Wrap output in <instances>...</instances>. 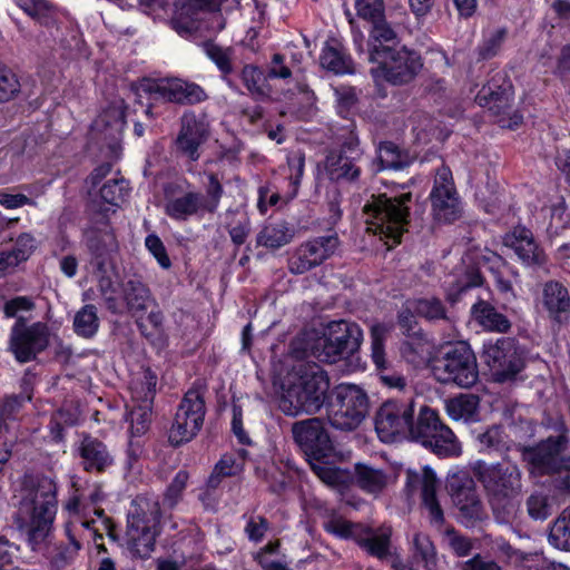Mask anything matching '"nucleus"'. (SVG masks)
<instances>
[{
	"mask_svg": "<svg viewBox=\"0 0 570 570\" xmlns=\"http://www.w3.org/2000/svg\"><path fill=\"white\" fill-rule=\"evenodd\" d=\"M413 397L389 399L374 414V428L384 443L411 440L440 458L459 456L461 444L452 430L442 423L435 410L422 405L415 412Z\"/></svg>",
	"mask_w": 570,
	"mask_h": 570,
	"instance_id": "1",
	"label": "nucleus"
},
{
	"mask_svg": "<svg viewBox=\"0 0 570 570\" xmlns=\"http://www.w3.org/2000/svg\"><path fill=\"white\" fill-rule=\"evenodd\" d=\"M330 379L315 362H299L293 366L288 387L279 407L289 416L316 414L328 397Z\"/></svg>",
	"mask_w": 570,
	"mask_h": 570,
	"instance_id": "2",
	"label": "nucleus"
},
{
	"mask_svg": "<svg viewBox=\"0 0 570 570\" xmlns=\"http://www.w3.org/2000/svg\"><path fill=\"white\" fill-rule=\"evenodd\" d=\"M58 508L57 484L48 476H27L22 482L19 514L28 527L29 541L42 542L50 532Z\"/></svg>",
	"mask_w": 570,
	"mask_h": 570,
	"instance_id": "3",
	"label": "nucleus"
},
{
	"mask_svg": "<svg viewBox=\"0 0 570 570\" xmlns=\"http://www.w3.org/2000/svg\"><path fill=\"white\" fill-rule=\"evenodd\" d=\"M472 472L482 484L498 522L509 523L514 517L513 499L521 491V471L511 463H487L478 460Z\"/></svg>",
	"mask_w": 570,
	"mask_h": 570,
	"instance_id": "4",
	"label": "nucleus"
},
{
	"mask_svg": "<svg viewBox=\"0 0 570 570\" xmlns=\"http://www.w3.org/2000/svg\"><path fill=\"white\" fill-rule=\"evenodd\" d=\"M412 193L372 195L364 205L367 230L380 236L389 249L401 243L410 223Z\"/></svg>",
	"mask_w": 570,
	"mask_h": 570,
	"instance_id": "5",
	"label": "nucleus"
},
{
	"mask_svg": "<svg viewBox=\"0 0 570 570\" xmlns=\"http://www.w3.org/2000/svg\"><path fill=\"white\" fill-rule=\"evenodd\" d=\"M160 505L158 501L139 498L128 513L125 543L134 557L149 558L160 533Z\"/></svg>",
	"mask_w": 570,
	"mask_h": 570,
	"instance_id": "6",
	"label": "nucleus"
},
{
	"mask_svg": "<svg viewBox=\"0 0 570 570\" xmlns=\"http://www.w3.org/2000/svg\"><path fill=\"white\" fill-rule=\"evenodd\" d=\"M363 342V331L355 322L345 320L330 322L324 334L316 337L311 353L317 361L337 363L354 355Z\"/></svg>",
	"mask_w": 570,
	"mask_h": 570,
	"instance_id": "7",
	"label": "nucleus"
},
{
	"mask_svg": "<svg viewBox=\"0 0 570 570\" xmlns=\"http://www.w3.org/2000/svg\"><path fill=\"white\" fill-rule=\"evenodd\" d=\"M368 396L354 384H340L332 391L327 405L330 424L341 431L355 430L368 414Z\"/></svg>",
	"mask_w": 570,
	"mask_h": 570,
	"instance_id": "8",
	"label": "nucleus"
},
{
	"mask_svg": "<svg viewBox=\"0 0 570 570\" xmlns=\"http://www.w3.org/2000/svg\"><path fill=\"white\" fill-rule=\"evenodd\" d=\"M556 435H549L534 445L519 448L529 472L534 475H553L570 450V438L564 423L557 424Z\"/></svg>",
	"mask_w": 570,
	"mask_h": 570,
	"instance_id": "9",
	"label": "nucleus"
},
{
	"mask_svg": "<svg viewBox=\"0 0 570 570\" xmlns=\"http://www.w3.org/2000/svg\"><path fill=\"white\" fill-rule=\"evenodd\" d=\"M432 372L439 382L462 389L473 386L479 380L476 357L465 342L450 345L442 356L435 360Z\"/></svg>",
	"mask_w": 570,
	"mask_h": 570,
	"instance_id": "10",
	"label": "nucleus"
},
{
	"mask_svg": "<svg viewBox=\"0 0 570 570\" xmlns=\"http://www.w3.org/2000/svg\"><path fill=\"white\" fill-rule=\"evenodd\" d=\"M136 95L155 102H174L179 105H194L207 99L205 90L194 82L178 78L149 79L145 78L136 86Z\"/></svg>",
	"mask_w": 570,
	"mask_h": 570,
	"instance_id": "11",
	"label": "nucleus"
},
{
	"mask_svg": "<svg viewBox=\"0 0 570 570\" xmlns=\"http://www.w3.org/2000/svg\"><path fill=\"white\" fill-rule=\"evenodd\" d=\"M482 357L497 383L514 381L525 365L523 352L511 337H501L495 343L485 344Z\"/></svg>",
	"mask_w": 570,
	"mask_h": 570,
	"instance_id": "12",
	"label": "nucleus"
},
{
	"mask_svg": "<svg viewBox=\"0 0 570 570\" xmlns=\"http://www.w3.org/2000/svg\"><path fill=\"white\" fill-rule=\"evenodd\" d=\"M370 61H379L383 78L394 86L407 83L414 79L422 62L420 56L406 48L382 47L370 55Z\"/></svg>",
	"mask_w": 570,
	"mask_h": 570,
	"instance_id": "13",
	"label": "nucleus"
},
{
	"mask_svg": "<svg viewBox=\"0 0 570 570\" xmlns=\"http://www.w3.org/2000/svg\"><path fill=\"white\" fill-rule=\"evenodd\" d=\"M205 414L206 406L203 394L198 390L187 391L177 407L169 430V443L179 446L191 441L200 431Z\"/></svg>",
	"mask_w": 570,
	"mask_h": 570,
	"instance_id": "14",
	"label": "nucleus"
},
{
	"mask_svg": "<svg viewBox=\"0 0 570 570\" xmlns=\"http://www.w3.org/2000/svg\"><path fill=\"white\" fill-rule=\"evenodd\" d=\"M49 327L36 322L27 325L24 317H19L11 327L9 351L19 363L35 361L49 345Z\"/></svg>",
	"mask_w": 570,
	"mask_h": 570,
	"instance_id": "15",
	"label": "nucleus"
},
{
	"mask_svg": "<svg viewBox=\"0 0 570 570\" xmlns=\"http://www.w3.org/2000/svg\"><path fill=\"white\" fill-rule=\"evenodd\" d=\"M363 155L358 137L350 131L343 137L338 149L331 150L326 156L325 169L333 181H354L360 177L357 163Z\"/></svg>",
	"mask_w": 570,
	"mask_h": 570,
	"instance_id": "16",
	"label": "nucleus"
},
{
	"mask_svg": "<svg viewBox=\"0 0 570 570\" xmlns=\"http://www.w3.org/2000/svg\"><path fill=\"white\" fill-rule=\"evenodd\" d=\"M448 490L465 525L483 518L484 509L476 484L468 472L459 471L451 474L448 479Z\"/></svg>",
	"mask_w": 570,
	"mask_h": 570,
	"instance_id": "17",
	"label": "nucleus"
},
{
	"mask_svg": "<svg viewBox=\"0 0 570 570\" xmlns=\"http://www.w3.org/2000/svg\"><path fill=\"white\" fill-rule=\"evenodd\" d=\"M295 442L308 459L327 460L334 452V445L324 423L318 417L295 422L292 426Z\"/></svg>",
	"mask_w": 570,
	"mask_h": 570,
	"instance_id": "18",
	"label": "nucleus"
},
{
	"mask_svg": "<svg viewBox=\"0 0 570 570\" xmlns=\"http://www.w3.org/2000/svg\"><path fill=\"white\" fill-rule=\"evenodd\" d=\"M430 198L434 217L438 220L452 223L461 217V202L449 167L441 166L436 170Z\"/></svg>",
	"mask_w": 570,
	"mask_h": 570,
	"instance_id": "19",
	"label": "nucleus"
},
{
	"mask_svg": "<svg viewBox=\"0 0 570 570\" xmlns=\"http://www.w3.org/2000/svg\"><path fill=\"white\" fill-rule=\"evenodd\" d=\"M340 245L336 234L318 236L301 244L288 259L291 273L304 274L330 258Z\"/></svg>",
	"mask_w": 570,
	"mask_h": 570,
	"instance_id": "20",
	"label": "nucleus"
},
{
	"mask_svg": "<svg viewBox=\"0 0 570 570\" xmlns=\"http://www.w3.org/2000/svg\"><path fill=\"white\" fill-rule=\"evenodd\" d=\"M438 479L430 466H423L419 471L409 470L406 472V491L413 494L420 491L422 505L428 511L429 521L434 527H441L444 523L443 509L436 497Z\"/></svg>",
	"mask_w": 570,
	"mask_h": 570,
	"instance_id": "21",
	"label": "nucleus"
},
{
	"mask_svg": "<svg viewBox=\"0 0 570 570\" xmlns=\"http://www.w3.org/2000/svg\"><path fill=\"white\" fill-rule=\"evenodd\" d=\"M111 174L112 165L105 163L90 173L86 184L89 187V193L101 184L99 196L102 202L112 206H120L128 197L129 184L118 171L110 176Z\"/></svg>",
	"mask_w": 570,
	"mask_h": 570,
	"instance_id": "22",
	"label": "nucleus"
},
{
	"mask_svg": "<svg viewBox=\"0 0 570 570\" xmlns=\"http://www.w3.org/2000/svg\"><path fill=\"white\" fill-rule=\"evenodd\" d=\"M513 86L504 72H497L475 97V101L494 115L509 116L512 109Z\"/></svg>",
	"mask_w": 570,
	"mask_h": 570,
	"instance_id": "23",
	"label": "nucleus"
},
{
	"mask_svg": "<svg viewBox=\"0 0 570 570\" xmlns=\"http://www.w3.org/2000/svg\"><path fill=\"white\" fill-rule=\"evenodd\" d=\"M503 243L513 249L520 261L530 267H541L547 263V256L542 248L534 240L531 230L524 227H517L508 233Z\"/></svg>",
	"mask_w": 570,
	"mask_h": 570,
	"instance_id": "24",
	"label": "nucleus"
},
{
	"mask_svg": "<svg viewBox=\"0 0 570 570\" xmlns=\"http://www.w3.org/2000/svg\"><path fill=\"white\" fill-rule=\"evenodd\" d=\"M542 305L550 320L563 324L570 320V295L559 282L550 281L542 289Z\"/></svg>",
	"mask_w": 570,
	"mask_h": 570,
	"instance_id": "25",
	"label": "nucleus"
},
{
	"mask_svg": "<svg viewBox=\"0 0 570 570\" xmlns=\"http://www.w3.org/2000/svg\"><path fill=\"white\" fill-rule=\"evenodd\" d=\"M81 464L86 471L101 472L112 464L107 446L98 439L85 436L78 446Z\"/></svg>",
	"mask_w": 570,
	"mask_h": 570,
	"instance_id": "26",
	"label": "nucleus"
},
{
	"mask_svg": "<svg viewBox=\"0 0 570 570\" xmlns=\"http://www.w3.org/2000/svg\"><path fill=\"white\" fill-rule=\"evenodd\" d=\"M121 293L126 308L132 316L145 313L155 303L148 286L137 277L124 282Z\"/></svg>",
	"mask_w": 570,
	"mask_h": 570,
	"instance_id": "27",
	"label": "nucleus"
},
{
	"mask_svg": "<svg viewBox=\"0 0 570 570\" xmlns=\"http://www.w3.org/2000/svg\"><path fill=\"white\" fill-rule=\"evenodd\" d=\"M206 140V129L203 122L194 117H184L180 132L176 139L177 148L195 160L198 158V147Z\"/></svg>",
	"mask_w": 570,
	"mask_h": 570,
	"instance_id": "28",
	"label": "nucleus"
},
{
	"mask_svg": "<svg viewBox=\"0 0 570 570\" xmlns=\"http://www.w3.org/2000/svg\"><path fill=\"white\" fill-rule=\"evenodd\" d=\"M474 440L479 452L489 455H504L509 452L512 443L503 426L497 424L488 426L483 431L475 432Z\"/></svg>",
	"mask_w": 570,
	"mask_h": 570,
	"instance_id": "29",
	"label": "nucleus"
},
{
	"mask_svg": "<svg viewBox=\"0 0 570 570\" xmlns=\"http://www.w3.org/2000/svg\"><path fill=\"white\" fill-rule=\"evenodd\" d=\"M471 314L480 326L490 332L508 333L511 328V322L505 315L499 313L497 308L487 301H478L471 307Z\"/></svg>",
	"mask_w": 570,
	"mask_h": 570,
	"instance_id": "30",
	"label": "nucleus"
},
{
	"mask_svg": "<svg viewBox=\"0 0 570 570\" xmlns=\"http://www.w3.org/2000/svg\"><path fill=\"white\" fill-rule=\"evenodd\" d=\"M321 66L335 75L354 72V63L336 40L327 41L320 57Z\"/></svg>",
	"mask_w": 570,
	"mask_h": 570,
	"instance_id": "31",
	"label": "nucleus"
},
{
	"mask_svg": "<svg viewBox=\"0 0 570 570\" xmlns=\"http://www.w3.org/2000/svg\"><path fill=\"white\" fill-rule=\"evenodd\" d=\"M205 209L204 196L199 193H187L180 197L169 199L165 205L166 214L176 220H186Z\"/></svg>",
	"mask_w": 570,
	"mask_h": 570,
	"instance_id": "32",
	"label": "nucleus"
},
{
	"mask_svg": "<svg viewBox=\"0 0 570 570\" xmlns=\"http://www.w3.org/2000/svg\"><path fill=\"white\" fill-rule=\"evenodd\" d=\"M65 531L68 541L55 547L49 560L50 570H62L71 564L81 549V544L71 529V523L66 524Z\"/></svg>",
	"mask_w": 570,
	"mask_h": 570,
	"instance_id": "33",
	"label": "nucleus"
},
{
	"mask_svg": "<svg viewBox=\"0 0 570 570\" xmlns=\"http://www.w3.org/2000/svg\"><path fill=\"white\" fill-rule=\"evenodd\" d=\"M389 482V475L382 469L367 464H355V483L363 491L377 494L382 492Z\"/></svg>",
	"mask_w": 570,
	"mask_h": 570,
	"instance_id": "34",
	"label": "nucleus"
},
{
	"mask_svg": "<svg viewBox=\"0 0 570 570\" xmlns=\"http://www.w3.org/2000/svg\"><path fill=\"white\" fill-rule=\"evenodd\" d=\"M480 399L474 394H460L446 401L445 410L455 421H474L478 416Z\"/></svg>",
	"mask_w": 570,
	"mask_h": 570,
	"instance_id": "35",
	"label": "nucleus"
},
{
	"mask_svg": "<svg viewBox=\"0 0 570 570\" xmlns=\"http://www.w3.org/2000/svg\"><path fill=\"white\" fill-rule=\"evenodd\" d=\"M548 541L553 548L570 552V505L551 523Z\"/></svg>",
	"mask_w": 570,
	"mask_h": 570,
	"instance_id": "36",
	"label": "nucleus"
},
{
	"mask_svg": "<svg viewBox=\"0 0 570 570\" xmlns=\"http://www.w3.org/2000/svg\"><path fill=\"white\" fill-rule=\"evenodd\" d=\"M379 161L381 169L400 170L411 164V157L394 142L383 141L379 146Z\"/></svg>",
	"mask_w": 570,
	"mask_h": 570,
	"instance_id": "37",
	"label": "nucleus"
},
{
	"mask_svg": "<svg viewBox=\"0 0 570 570\" xmlns=\"http://www.w3.org/2000/svg\"><path fill=\"white\" fill-rule=\"evenodd\" d=\"M413 559L423 563L426 570H434L438 562L436 549L426 533L416 532L412 540Z\"/></svg>",
	"mask_w": 570,
	"mask_h": 570,
	"instance_id": "38",
	"label": "nucleus"
},
{
	"mask_svg": "<svg viewBox=\"0 0 570 570\" xmlns=\"http://www.w3.org/2000/svg\"><path fill=\"white\" fill-rule=\"evenodd\" d=\"M294 236L287 223H277L266 226L257 236V244L271 248H278L288 244Z\"/></svg>",
	"mask_w": 570,
	"mask_h": 570,
	"instance_id": "39",
	"label": "nucleus"
},
{
	"mask_svg": "<svg viewBox=\"0 0 570 570\" xmlns=\"http://www.w3.org/2000/svg\"><path fill=\"white\" fill-rule=\"evenodd\" d=\"M99 327L97 308L92 304L85 305L79 309L73 318L75 332L86 338L92 337Z\"/></svg>",
	"mask_w": 570,
	"mask_h": 570,
	"instance_id": "40",
	"label": "nucleus"
},
{
	"mask_svg": "<svg viewBox=\"0 0 570 570\" xmlns=\"http://www.w3.org/2000/svg\"><path fill=\"white\" fill-rule=\"evenodd\" d=\"M357 543L371 556L384 559L390 554L391 530L385 529L380 533L370 531V535L358 539Z\"/></svg>",
	"mask_w": 570,
	"mask_h": 570,
	"instance_id": "41",
	"label": "nucleus"
},
{
	"mask_svg": "<svg viewBox=\"0 0 570 570\" xmlns=\"http://www.w3.org/2000/svg\"><path fill=\"white\" fill-rule=\"evenodd\" d=\"M157 385V375L150 368H145L141 376L132 382L131 396L134 402L153 404Z\"/></svg>",
	"mask_w": 570,
	"mask_h": 570,
	"instance_id": "42",
	"label": "nucleus"
},
{
	"mask_svg": "<svg viewBox=\"0 0 570 570\" xmlns=\"http://www.w3.org/2000/svg\"><path fill=\"white\" fill-rule=\"evenodd\" d=\"M443 542L451 553L458 558L471 556L475 546V539L462 534L453 527H450L444 531Z\"/></svg>",
	"mask_w": 570,
	"mask_h": 570,
	"instance_id": "43",
	"label": "nucleus"
},
{
	"mask_svg": "<svg viewBox=\"0 0 570 570\" xmlns=\"http://www.w3.org/2000/svg\"><path fill=\"white\" fill-rule=\"evenodd\" d=\"M129 410L127 420L130 423L131 436H140L145 434L151 421V403L134 402Z\"/></svg>",
	"mask_w": 570,
	"mask_h": 570,
	"instance_id": "44",
	"label": "nucleus"
},
{
	"mask_svg": "<svg viewBox=\"0 0 570 570\" xmlns=\"http://www.w3.org/2000/svg\"><path fill=\"white\" fill-rule=\"evenodd\" d=\"M21 94V83L18 75L0 61V104L16 100Z\"/></svg>",
	"mask_w": 570,
	"mask_h": 570,
	"instance_id": "45",
	"label": "nucleus"
},
{
	"mask_svg": "<svg viewBox=\"0 0 570 570\" xmlns=\"http://www.w3.org/2000/svg\"><path fill=\"white\" fill-rule=\"evenodd\" d=\"M247 461L246 449H239L222 455L219 461L215 464L218 472H222L226 478L235 476L244 472Z\"/></svg>",
	"mask_w": 570,
	"mask_h": 570,
	"instance_id": "46",
	"label": "nucleus"
},
{
	"mask_svg": "<svg viewBox=\"0 0 570 570\" xmlns=\"http://www.w3.org/2000/svg\"><path fill=\"white\" fill-rule=\"evenodd\" d=\"M315 474L327 485L340 487L348 481V473L345 470L328 464L326 460L311 462Z\"/></svg>",
	"mask_w": 570,
	"mask_h": 570,
	"instance_id": "47",
	"label": "nucleus"
},
{
	"mask_svg": "<svg viewBox=\"0 0 570 570\" xmlns=\"http://www.w3.org/2000/svg\"><path fill=\"white\" fill-rule=\"evenodd\" d=\"M417 316L430 322L446 320V308L441 299L436 297L412 299Z\"/></svg>",
	"mask_w": 570,
	"mask_h": 570,
	"instance_id": "48",
	"label": "nucleus"
},
{
	"mask_svg": "<svg viewBox=\"0 0 570 570\" xmlns=\"http://www.w3.org/2000/svg\"><path fill=\"white\" fill-rule=\"evenodd\" d=\"M122 101L106 109L96 121L98 128L110 129L112 135H119L126 126Z\"/></svg>",
	"mask_w": 570,
	"mask_h": 570,
	"instance_id": "49",
	"label": "nucleus"
},
{
	"mask_svg": "<svg viewBox=\"0 0 570 570\" xmlns=\"http://www.w3.org/2000/svg\"><path fill=\"white\" fill-rule=\"evenodd\" d=\"M397 325L407 337H416L421 334V327L416 321V313L412 301H407L399 311Z\"/></svg>",
	"mask_w": 570,
	"mask_h": 570,
	"instance_id": "50",
	"label": "nucleus"
},
{
	"mask_svg": "<svg viewBox=\"0 0 570 570\" xmlns=\"http://www.w3.org/2000/svg\"><path fill=\"white\" fill-rule=\"evenodd\" d=\"M528 514L533 520L543 521L552 513L549 497L542 492L532 493L525 502Z\"/></svg>",
	"mask_w": 570,
	"mask_h": 570,
	"instance_id": "51",
	"label": "nucleus"
},
{
	"mask_svg": "<svg viewBox=\"0 0 570 570\" xmlns=\"http://www.w3.org/2000/svg\"><path fill=\"white\" fill-rule=\"evenodd\" d=\"M387 332L389 327L382 323H376L371 327L372 358L377 367L385 365L384 341Z\"/></svg>",
	"mask_w": 570,
	"mask_h": 570,
	"instance_id": "52",
	"label": "nucleus"
},
{
	"mask_svg": "<svg viewBox=\"0 0 570 570\" xmlns=\"http://www.w3.org/2000/svg\"><path fill=\"white\" fill-rule=\"evenodd\" d=\"M287 163L291 169V186L293 187L292 193L288 195V197L285 200V204L291 202L298 191V187L304 174V167H305V154L301 150L295 151L287 157Z\"/></svg>",
	"mask_w": 570,
	"mask_h": 570,
	"instance_id": "53",
	"label": "nucleus"
},
{
	"mask_svg": "<svg viewBox=\"0 0 570 570\" xmlns=\"http://www.w3.org/2000/svg\"><path fill=\"white\" fill-rule=\"evenodd\" d=\"M98 289L105 302V305L112 314H121L122 308L119 299L116 296V288L112 279L109 276H100L98 279Z\"/></svg>",
	"mask_w": 570,
	"mask_h": 570,
	"instance_id": "54",
	"label": "nucleus"
},
{
	"mask_svg": "<svg viewBox=\"0 0 570 570\" xmlns=\"http://www.w3.org/2000/svg\"><path fill=\"white\" fill-rule=\"evenodd\" d=\"M505 38L503 29L491 32L478 47L476 52L480 60H488L498 55Z\"/></svg>",
	"mask_w": 570,
	"mask_h": 570,
	"instance_id": "55",
	"label": "nucleus"
},
{
	"mask_svg": "<svg viewBox=\"0 0 570 570\" xmlns=\"http://www.w3.org/2000/svg\"><path fill=\"white\" fill-rule=\"evenodd\" d=\"M189 474L185 470H180L176 473L175 478L167 487L164 495V502L170 508L175 507L181 498L183 491L185 490Z\"/></svg>",
	"mask_w": 570,
	"mask_h": 570,
	"instance_id": "56",
	"label": "nucleus"
},
{
	"mask_svg": "<svg viewBox=\"0 0 570 570\" xmlns=\"http://www.w3.org/2000/svg\"><path fill=\"white\" fill-rule=\"evenodd\" d=\"M355 8L358 17L371 22L379 21L384 17L383 0H356Z\"/></svg>",
	"mask_w": 570,
	"mask_h": 570,
	"instance_id": "57",
	"label": "nucleus"
},
{
	"mask_svg": "<svg viewBox=\"0 0 570 570\" xmlns=\"http://www.w3.org/2000/svg\"><path fill=\"white\" fill-rule=\"evenodd\" d=\"M35 306V302L31 297L16 296L4 303L3 314L7 318L16 317L18 320L21 317L20 313L32 311Z\"/></svg>",
	"mask_w": 570,
	"mask_h": 570,
	"instance_id": "58",
	"label": "nucleus"
},
{
	"mask_svg": "<svg viewBox=\"0 0 570 570\" xmlns=\"http://www.w3.org/2000/svg\"><path fill=\"white\" fill-rule=\"evenodd\" d=\"M204 49L209 59L215 62L222 72H230L232 66L229 49H223L213 42H206L204 45Z\"/></svg>",
	"mask_w": 570,
	"mask_h": 570,
	"instance_id": "59",
	"label": "nucleus"
},
{
	"mask_svg": "<svg viewBox=\"0 0 570 570\" xmlns=\"http://www.w3.org/2000/svg\"><path fill=\"white\" fill-rule=\"evenodd\" d=\"M232 432L237 439L239 444L246 445L249 444V439L244 429V407L242 404L237 402H233L232 405V421H230Z\"/></svg>",
	"mask_w": 570,
	"mask_h": 570,
	"instance_id": "60",
	"label": "nucleus"
},
{
	"mask_svg": "<svg viewBox=\"0 0 570 570\" xmlns=\"http://www.w3.org/2000/svg\"><path fill=\"white\" fill-rule=\"evenodd\" d=\"M37 248V240L30 233H21L10 249L20 262H26Z\"/></svg>",
	"mask_w": 570,
	"mask_h": 570,
	"instance_id": "61",
	"label": "nucleus"
},
{
	"mask_svg": "<svg viewBox=\"0 0 570 570\" xmlns=\"http://www.w3.org/2000/svg\"><path fill=\"white\" fill-rule=\"evenodd\" d=\"M355 524L338 517H332L324 522V529L342 539H348L354 535Z\"/></svg>",
	"mask_w": 570,
	"mask_h": 570,
	"instance_id": "62",
	"label": "nucleus"
},
{
	"mask_svg": "<svg viewBox=\"0 0 570 570\" xmlns=\"http://www.w3.org/2000/svg\"><path fill=\"white\" fill-rule=\"evenodd\" d=\"M553 487L560 493L570 494V455L567 454L553 474Z\"/></svg>",
	"mask_w": 570,
	"mask_h": 570,
	"instance_id": "63",
	"label": "nucleus"
},
{
	"mask_svg": "<svg viewBox=\"0 0 570 570\" xmlns=\"http://www.w3.org/2000/svg\"><path fill=\"white\" fill-rule=\"evenodd\" d=\"M460 570H503V568L494 560H488L480 553L459 563Z\"/></svg>",
	"mask_w": 570,
	"mask_h": 570,
	"instance_id": "64",
	"label": "nucleus"
}]
</instances>
